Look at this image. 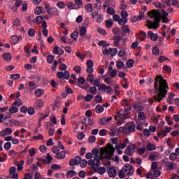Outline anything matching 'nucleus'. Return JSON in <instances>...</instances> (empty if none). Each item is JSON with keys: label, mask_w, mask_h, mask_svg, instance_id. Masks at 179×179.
<instances>
[{"label": "nucleus", "mask_w": 179, "mask_h": 179, "mask_svg": "<svg viewBox=\"0 0 179 179\" xmlns=\"http://www.w3.org/2000/svg\"><path fill=\"white\" fill-rule=\"evenodd\" d=\"M169 13L166 12V10H162L161 13H159L157 10H152L148 12V17L150 19H152V21L148 20L146 26L148 27L149 29H157L159 27V23L160 22V19L162 21V23H169L170 20H169Z\"/></svg>", "instance_id": "1"}, {"label": "nucleus", "mask_w": 179, "mask_h": 179, "mask_svg": "<svg viewBox=\"0 0 179 179\" xmlns=\"http://www.w3.org/2000/svg\"><path fill=\"white\" fill-rule=\"evenodd\" d=\"M154 87L155 89V93L156 94L155 96H154V100L160 103V101L166 97L168 93L169 84L167 83V80L160 75L157 76Z\"/></svg>", "instance_id": "2"}, {"label": "nucleus", "mask_w": 179, "mask_h": 179, "mask_svg": "<svg viewBox=\"0 0 179 179\" xmlns=\"http://www.w3.org/2000/svg\"><path fill=\"white\" fill-rule=\"evenodd\" d=\"M92 154L94 155V159H108L111 160L113 155H114V147L113 145H107L104 148L100 149V155H99V149L94 148L92 150Z\"/></svg>", "instance_id": "3"}, {"label": "nucleus", "mask_w": 179, "mask_h": 179, "mask_svg": "<svg viewBox=\"0 0 179 179\" xmlns=\"http://www.w3.org/2000/svg\"><path fill=\"white\" fill-rule=\"evenodd\" d=\"M135 131V123L131 122L127 123L124 127H121L117 129L118 134H124V135H129Z\"/></svg>", "instance_id": "4"}, {"label": "nucleus", "mask_w": 179, "mask_h": 179, "mask_svg": "<svg viewBox=\"0 0 179 179\" xmlns=\"http://www.w3.org/2000/svg\"><path fill=\"white\" fill-rule=\"evenodd\" d=\"M136 148V145H135V143H131L124 150L125 155H127V156H133L134 153H135Z\"/></svg>", "instance_id": "5"}, {"label": "nucleus", "mask_w": 179, "mask_h": 179, "mask_svg": "<svg viewBox=\"0 0 179 179\" xmlns=\"http://www.w3.org/2000/svg\"><path fill=\"white\" fill-rule=\"evenodd\" d=\"M100 159L101 158H94L88 161V165L91 166L92 169H97L100 167Z\"/></svg>", "instance_id": "6"}, {"label": "nucleus", "mask_w": 179, "mask_h": 179, "mask_svg": "<svg viewBox=\"0 0 179 179\" xmlns=\"http://www.w3.org/2000/svg\"><path fill=\"white\" fill-rule=\"evenodd\" d=\"M123 171H124V173L126 174L127 177H130L134 174V168L132 167V165L127 164L124 166H123Z\"/></svg>", "instance_id": "7"}, {"label": "nucleus", "mask_w": 179, "mask_h": 179, "mask_svg": "<svg viewBox=\"0 0 179 179\" xmlns=\"http://www.w3.org/2000/svg\"><path fill=\"white\" fill-rule=\"evenodd\" d=\"M98 90L103 92V93H107L108 94H110V93L113 92L111 87L107 86L106 84H101L98 87Z\"/></svg>", "instance_id": "8"}, {"label": "nucleus", "mask_w": 179, "mask_h": 179, "mask_svg": "<svg viewBox=\"0 0 179 179\" xmlns=\"http://www.w3.org/2000/svg\"><path fill=\"white\" fill-rule=\"evenodd\" d=\"M57 76L59 79H69L71 77V74L69 73V71H65L64 72L59 71L57 73Z\"/></svg>", "instance_id": "9"}, {"label": "nucleus", "mask_w": 179, "mask_h": 179, "mask_svg": "<svg viewBox=\"0 0 179 179\" xmlns=\"http://www.w3.org/2000/svg\"><path fill=\"white\" fill-rule=\"evenodd\" d=\"M108 176L110 178H115L117 177V170L114 167H108Z\"/></svg>", "instance_id": "10"}, {"label": "nucleus", "mask_w": 179, "mask_h": 179, "mask_svg": "<svg viewBox=\"0 0 179 179\" xmlns=\"http://www.w3.org/2000/svg\"><path fill=\"white\" fill-rule=\"evenodd\" d=\"M149 159L150 160H152V162H155L156 160H159V159H162V155L157 152H153L150 155Z\"/></svg>", "instance_id": "11"}, {"label": "nucleus", "mask_w": 179, "mask_h": 179, "mask_svg": "<svg viewBox=\"0 0 179 179\" xmlns=\"http://www.w3.org/2000/svg\"><path fill=\"white\" fill-rule=\"evenodd\" d=\"M162 175V172H160V171H157V170H151L149 173H148V176H147V178H150V177H160V176Z\"/></svg>", "instance_id": "12"}, {"label": "nucleus", "mask_w": 179, "mask_h": 179, "mask_svg": "<svg viewBox=\"0 0 179 179\" xmlns=\"http://www.w3.org/2000/svg\"><path fill=\"white\" fill-rule=\"evenodd\" d=\"M146 36H148V34L143 31H140L136 34V38H138L140 41H145L146 40Z\"/></svg>", "instance_id": "13"}, {"label": "nucleus", "mask_w": 179, "mask_h": 179, "mask_svg": "<svg viewBox=\"0 0 179 179\" xmlns=\"http://www.w3.org/2000/svg\"><path fill=\"white\" fill-rule=\"evenodd\" d=\"M148 38H150L152 41H157L159 38V35L157 34H154L153 31H149L147 34Z\"/></svg>", "instance_id": "14"}, {"label": "nucleus", "mask_w": 179, "mask_h": 179, "mask_svg": "<svg viewBox=\"0 0 179 179\" xmlns=\"http://www.w3.org/2000/svg\"><path fill=\"white\" fill-rule=\"evenodd\" d=\"M12 132H13L12 129L6 128L5 129L2 130L0 132V136H1V138H5V136H6V135H10L12 134Z\"/></svg>", "instance_id": "15"}, {"label": "nucleus", "mask_w": 179, "mask_h": 179, "mask_svg": "<svg viewBox=\"0 0 179 179\" xmlns=\"http://www.w3.org/2000/svg\"><path fill=\"white\" fill-rule=\"evenodd\" d=\"M23 37L22 36H17L16 35H13L11 36V43L15 45V44H17V43H19V41H20V40Z\"/></svg>", "instance_id": "16"}, {"label": "nucleus", "mask_w": 179, "mask_h": 179, "mask_svg": "<svg viewBox=\"0 0 179 179\" xmlns=\"http://www.w3.org/2000/svg\"><path fill=\"white\" fill-rule=\"evenodd\" d=\"M64 50L58 46L55 47L53 49V54L55 55H64Z\"/></svg>", "instance_id": "17"}, {"label": "nucleus", "mask_w": 179, "mask_h": 179, "mask_svg": "<svg viewBox=\"0 0 179 179\" xmlns=\"http://www.w3.org/2000/svg\"><path fill=\"white\" fill-rule=\"evenodd\" d=\"M42 33L45 37H47V36H48V29H47V22L45 21L42 22Z\"/></svg>", "instance_id": "18"}, {"label": "nucleus", "mask_w": 179, "mask_h": 179, "mask_svg": "<svg viewBox=\"0 0 179 179\" xmlns=\"http://www.w3.org/2000/svg\"><path fill=\"white\" fill-rule=\"evenodd\" d=\"M66 157V152L65 151H62L60 152H57L55 155L56 159H59V160H61L62 159H65Z\"/></svg>", "instance_id": "19"}, {"label": "nucleus", "mask_w": 179, "mask_h": 179, "mask_svg": "<svg viewBox=\"0 0 179 179\" xmlns=\"http://www.w3.org/2000/svg\"><path fill=\"white\" fill-rule=\"evenodd\" d=\"M120 41H118V40H115L114 41H113V45L115 46V47H117V48H120V50H126L127 49V47H125V46H124V45H121V44H120Z\"/></svg>", "instance_id": "20"}, {"label": "nucleus", "mask_w": 179, "mask_h": 179, "mask_svg": "<svg viewBox=\"0 0 179 179\" xmlns=\"http://www.w3.org/2000/svg\"><path fill=\"white\" fill-rule=\"evenodd\" d=\"M146 150L148 152H152V150H156V145L155 144H152L151 143H147Z\"/></svg>", "instance_id": "21"}, {"label": "nucleus", "mask_w": 179, "mask_h": 179, "mask_svg": "<svg viewBox=\"0 0 179 179\" xmlns=\"http://www.w3.org/2000/svg\"><path fill=\"white\" fill-rule=\"evenodd\" d=\"M13 26L15 27H20V26H22V21H20V19L15 18L13 22Z\"/></svg>", "instance_id": "22"}, {"label": "nucleus", "mask_w": 179, "mask_h": 179, "mask_svg": "<svg viewBox=\"0 0 179 179\" xmlns=\"http://www.w3.org/2000/svg\"><path fill=\"white\" fill-rule=\"evenodd\" d=\"M3 59H5V61L9 62L12 60V55L10 54V52H6L4 53L3 55Z\"/></svg>", "instance_id": "23"}, {"label": "nucleus", "mask_w": 179, "mask_h": 179, "mask_svg": "<svg viewBox=\"0 0 179 179\" xmlns=\"http://www.w3.org/2000/svg\"><path fill=\"white\" fill-rule=\"evenodd\" d=\"M104 111V108L101 105H97L95 107V113L97 114H101Z\"/></svg>", "instance_id": "24"}, {"label": "nucleus", "mask_w": 179, "mask_h": 179, "mask_svg": "<svg viewBox=\"0 0 179 179\" xmlns=\"http://www.w3.org/2000/svg\"><path fill=\"white\" fill-rule=\"evenodd\" d=\"M34 107L37 108H42L44 107V101L43 100H38L34 103Z\"/></svg>", "instance_id": "25"}, {"label": "nucleus", "mask_w": 179, "mask_h": 179, "mask_svg": "<svg viewBox=\"0 0 179 179\" xmlns=\"http://www.w3.org/2000/svg\"><path fill=\"white\" fill-rule=\"evenodd\" d=\"M85 9L87 13H90V12H93V4L88 3L85 6Z\"/></svg>", "instance_id": "26"}, {"label": "nucleus", "mask_w": 179, "mask_h": 179, "mask_svg": "<svg viewBox=\"0 0 179 179\" xmlns=\"http://www.w3.org/2000/svg\"><path fill=\"white\" fill-rule=\"evenodd\" d=\"M40 115L41 116L39 117L38 124H41V121H43V120H45V118H47L50 115V113L46 112L44 115L41 113H40Z\"/></svg>", "instance_id": "27"}, {"label": "nucleus", "mask_w": 179, "mask_h": 179, "mask_svg": "<svg viewBox=\"0 0 179 179\" xmlns=\"http://www.w3.org/2000/svg\"><path fill=\"white\" fill-rule=\"evenodd\" d=\"M175 167H176V164L173 162H168L166 164L167 170H169L170 171H171L172 170H174Z\"/></svg>", "instance_id": "28"}, {"label": "nucleus", "mask_w": 179, "mask_h": 179, "mask_svg": "<svg viewBox=\"0 0 179 179\" xmlns=\"http://www.w3.org/2000/svg\"><path fill=\"white\" fill-rule=\"evenodd\" d=\"M23 166H24V160H21L19 164H17V171H22V170H23Z\"/></svg>", "instance_id": "29"}, {"label": "nucleus", "mask_w": 179, "mask_h": 179, "mask_svg": "<svg viewBox=\"0 0 179 179\" xmlns=\"http://www.w3.org/2000/svg\"><path fill=\"white\" fill-rule=\"evenodd\" d=\"M126 65H127V68H132L134 66V65H135V61H134V59H129L127 62Z\"/></svg>", "instance_id": "30"}, {"label": "nucleus", "mask_w": 179, "mask_h": 179, "mask_svg": "<svg viewBox=\"0 0 179 179\" xmlns=\"http://www.w3.org/2000/svg\"><path fill=\"white\" fill-rule=\"evenodd\" d=\"M86 31H87L86 28L85 27H81L80 28V31H79L80 36L81 37H85V36H86Z\"/></svg>", "instance_id": "31"}, {"label": "nucleus", "mask_w": 179, "mask_h": 179, "mask_svg": "<svg viewBox=\"0 0 179 179\" xmlns=\"http://www.w3.org/2000/svg\"><path fill=\"white\" fill-rule=\"evenodd\" d=\"M110 48H108L107 46H104L102 48V52L103 54V55H109L110 54Z\"/></svg>", "instance_id": "32"}, {"label": "nucleus", "mask_w": 179, "mask_h": 179, "mask_svg": "<svg viewBox=\"0 0 179 179\" xmlns=\"http://www.w3.org/2000/svg\"><path fill=\"white\" fill-rule=\"evenodd\" d=\"M13 106H16L17 107H20L21 106H23V102L22 101V99H17L15 100V102H13Z\"/></svg>", "instance_id": "33"}, {"label": "nucleus", "mask_w": 179, "mask_h": 179, "mask_svg": "<svg viewBox=\"0 0 179 179\" xmlns=\"http://www.w3.org/2000/svg\"><path fill=\"white\" fill-rule=\"evenodd\" d=\"M91 83L94 86V87H98L100 86L101 84H100V80L99 78H95L93 80V82H91Z\"/></svg>", "instance_id": "34"}, {"label": "nucleus", "mask_w": 179, "mask_h": 179, "mask_svg": "<svg viewBox=\"0 0 179 179\" xmlns=\"http://www.w3.org/2000/svg\"><path fill=\"white\" fill-rule=\"evenodd\" d=\"M96 173L98 174H100V176H103V174H106V168L104 167H99L96 170Z\"/></svg>", "instance_id": "35"}, {"label": "nucleus", "mask_w": 179, "mask_h": 179, "mask_svg": "<svg viewBox=\"0 0 179 179\" xmlns=\"http://www.w3.org/2000/svg\"><path fill=\"white\" fill-rule=\"evenodd\" d=\"M126 23H128V18L122 17L119 19L118 24H120V26H124Z\"/></svg>", "instance_id": "36"}, {"label": "nucleus", "mask_w": 179, "mask_h": 179, "mask_svg": "<svg viewBox=\"0 0 179 179\" xmlns=\"http://www.w3.org/2000/svg\"><path fill=\"white\" fill-rule=\"evenodd\" d=\"M113 24H114L113 20L109 19L106 21V27H107V29L111 28Z\"/></svg>", "instance_id": "37"}, {"label": "nucleus", "mask_w": 179, "mask_h": 179, "mask_svg": "<svg viewBox=\"0 0 179 179\" xmlns=\"http://www.w3.org/2000/svg\"><path fill=\"white\" fill-rule=\"evenodd\" d=\"M35 15H41L43 13V8L41 6H37L34 10Z\"/></svg>", "instance_id": "38"}, {"label": "nucleus", "mask_w": 179, "mask_h": 179, "mask_svg": "<svg viewBox=\"0 0 179 179\" xmlns=\"http://www.w3.org/2000/svg\"><path fill=\"white\" fill-rule=\"evenodd\" d=\"M55 59V57L50 55L47 57V62L48 64H52L54 62V59Z\"/></svg>", "instance_id": "39"}, {"label": "nucleus", "mask_w": 179, "mask_h": 179, "mask_svg": "<svg viewBox=\"0 0 179 179\" xmlns=\"http://www.w3.org/2000/svg\"><path fill=\"white\" fill-rule=\"evenodd\" d=\"M35 94L36 97H41V96H43V94H44V91L43 90L37 89L35 91Z\"/></svg>", "instance_id": "40"}, {"label": "nucleus", "mask_w": 179, "mask_h": 179, "mask_svg": "<svg viewBox=\"0 0 179 179\" xmlns=\"http://www.w3.org/2000/svg\"><path fill=\"white\" fill-rule=\"evenodd\" d=\"M124 66H125V64H124L122 61L117 62L116 68H117V69H122Z\"/></svg>", "instance_id": "41"}, {"label": "nucleus", "mask_w": 179, "mask_h": 179, "mask_svg": "<svg viewBox=\"0 0 179 179\" xmlns=\"http://www.w3.org/2000/svg\"><path fill=\"white\" fill-rule=\"evenodd\" d=\"M94 80V75L93 73H89L87 77V81L90 82V83H92L93 80Z\"/></svg>", "instance_id": "42"}, {"label": "nucleus", "mask_w": 179, "mask_h": 179, "mask_svg": "<svg viewBox=\"0 0 179 179\" xmlns=\"http://www.w3.org/2000/svg\"><path fill=\"white\" fill-rule=\"evenodd\" d=\"M29 87L30 90H34L35 89H37V86L36 85V83L31 81L29 83Z\"/></svg>", "instance_id": "43"}, {"label": "nucleus", "mask_w": 179, "mask_h": 179, "mask_svg": "<svg viewBox=\"0 0 179 179\" xmlns=\"http://www.w3.org/2000/svg\"><path fill=\"white\" fill-rule=\"evenodd\" d=\"M19 111V108L15 106H12L11 108H9V113L10 114H16Z\"/></svg>", "instance_id": "44"}, {"label": "nucleus", "mask_w": 179, "mask_h": 179, "mask_svg": "<svg viewBox=\"0 0 179 179\" xmlns=\"http://www.w3.org/2000/svg\"><path fill=\"white\" fill-rule=\"evenodd\" d=\"M56 6H57L59 9H65V3L64 1H59L57 3Z\"/></svg>", "instance_id": "45"}, {"label": "nucleus", "mask_w": 179, "mask_h": 179, "mask_svg": "<svg viewBox=\"0 0 179 179\" xmlns=\"http://www.w3.org/2000/svg\"><path fill=\"white\" fill-rule=\"evenodd\" d=\"M112 57H115L117 54H118V49L117 48H111L110 53Z\"/></svg>", "instance_id": "46"}, {"label": "nucleus", "mask_w": 179, "mask_h": 179, "mask_svg": "<svg viewBox=\"0 0 179 179\" xmlns=\"http://www.w3.org/2000/svg\"><path fill=\"white\" fill-rule=\"evenodd\" d=\"M28 36H29V37H34V36H36V31L34 29L31 28L28 30Z\"/></svg>", "instance_id": "47"}, {"label": "nucleus", "mask_w": 179, "mask_h": 179, "mask_svg": "<svg viewBox=\"0 0 179 179\" xmlns=\"http://www.w3.org/2000/svg\"><path fill=\"white\" fill-rule=\"evenodd\" d=\"M138 120H141L142 121H145L146 120V116H145V113L143 112H140L138 114Z\"/></svg>", "instance_id": "48"}, {"label": "nucleus", "mask_w": 179, "mask_h": 179, "mask_svg": "<svg viewBox=\"0 0 179 179\" xmlns=\"http://www.w3.org/2000/svg\"><path fill=\"white\" fill-rule=\"evenodd\" d=\"M28 152H29V156H30L31 157H33V156H36V153H37V152H36V148H32L29 149V150H28Z\"/></svg>", "instance_id": "49"}, {"label": "nucleus", "mask_w": 179, "mask_h": 179, "mask_svg": "<svg viewBox=\"0 0 179 179\" xmlns=\"http://www.w3.org/2000/svg\"><path fill=\"white\" fill-rule=\"evenodd\" d=\"M71 37L75 40V41H76V40H78V37H79V33L78 31H73L71 34Z\"/></svg>", "instance_id": "50"}, {"label": "nucleus", "mask_w": 179, "mask_h": 179, "mask_svg": "<svg viewBox=\"0 0 179 179\" xmlns=\"http://www.w3.org/2000/svg\"><path fill=\"white\" fill-rule=\"evenodd\" d=\"M66 6L69 9L73 10V9H76V6L75 5V3H73V2H69L66 4Z\"/></svg>", "instance_id": "51"}, {"label": "nucleus", "mask_w": 179, "mask_h": 179, "mask_svg": "<svg viewBox=\"0 0 179 179\" xmlns=\"http://www.w3.org/2000/svg\"><path fill=\"white\" fill-rule=\"evenodd\" d=\"M177 156L178 155L176 152H172V153H171V155L169 156V159L172 162H174V161L177 160Z\"/></svg>", "instance_id": "52"}, {"label": "nucleus", "mask_w": 179, "mask_h": 179, "mask_svg": "<svg viewBox=\"0 0 179 179\" xmlns=\"http://www.w3.org/2000/svg\"><path fill=\"white\" fill-rule=\"evenodd\" d=\"M76 175V172H75V171H69L66 173V177L67 178H72V177Z\"/></svg>", "instance_id": "53"}, {"label": "nucleus", "mask_w": 179, "mask_h": 179, "mask_svg": "<svg viewBox=\"0 0 179 179\" xmlns=\"http://www.w3.org/2000/svg\"><path fill=\"white\" fill-rule=\"evenodd\" d=\"M94 97V96L92 94H87V96H85L84 97V99L85 100V101L89 102V101H92V100H93Z\"/></svg>", "instance_id": "54"}, {"label": "nucleus", "mask_w": 179, "mask_h": 179, "mask_svg": "<svg viewBox=\"0 0 179 179\" xmlns=\"http://www.w3.org/2000/svg\"><path fill=\"white\" fill-rule=\"evenodd\" d=\"M127 3H125V0H122L121 1V3H120V8L124 10V9H127Z\"/></svg>", "instance_id": "55"}, {"label": "nucleus", "mask_w": 179, "mask_h": 179, "mask_svg": "<svg viewBox=\"0 0 179 179\" xmlns=\"http://www.w3.org/2000/svg\"><path fill=\"white\" fill-rule=\"evenodd\" d=\"M118 176L121 179L125 178V177H127V175L125 174V171H124L123 169L119 172Z\"/></svg>", "instance_id": "56"}, {"label": "nucleus", "mask_w": 179, "mask_h": 179, "mask_svg": "<svg viewBox=\"0 0 179 179\" xmlns=\"http://www.w3.org/2000/svg\"><path fill=\"white\" fill-rule=\"evenodd\" d=\"M122 30L124 31V33H129V31H131V29H129V27L128 25H123L122 27Z\"/></svg>", "instance_id": "57"}, {"label": "nucleus", "mask_w": 179, "mask_h": 179, "mask_svg": "<svg viewBox=\"0 0 179 179\" xmlns=\"http://www.w3.org/2000/svg\"><path fill=\"white\" fill-rule=\"evenodd\" d=\"M80 164L83 169H85L87 166V161L85 159H81Z\"/></svg>", "instance_id": "58"}, {"label": "nucleus", "mask_w": 179, "mask_h": 179, "mask_svg": "<svg viewBox=\"0 0 179 179\" xmlns=\"http://www.w3.org/2000/svg\"><path fill=\"white\" fill-rule=\"evenodd\" d=\"M138 45H139V41L136 39V41L131 43V48H133V49L138 48Z\"/></svg>", "instance_id": "59"}, {"label": "nucleus", "mask_w": 179, "mask_h": 179, "mask_svg": "<svg viewBox=\"0 0 179 179\" xmlns=\"http://www.w3.org/2000/svg\"><path fill=\"white\" fill-rule=\"evenodd\" d=\"M107 13L109 15H115V9L113 8V7H109L107 9Z\"/></svg>", "instance_id": "60"}, {"label": "nucleus", "mask_w": 179, "mask_h": 179, "mask_svg": "<svg viewBox=\"0 0 179 179\" xmlns=\"http://www.w3.org/2000/svg\"><path fill=\"white\" fill-rule=\"evenodd\" d=\"M10 78L13 80H17V79H20V74H11Z\"/></svg>", "instance_id": "61"}, {"label": "nucleus", "mask_w": 179, "mask_h": 179, "mask_svg": "<svg viewBox=\"0 0 179 179\" xmlns=\"http://www.w3.org/2000/svg\"><path fill=\"white\" fill-rule=\"evenodd\" d=\"M152 54H154V55H159V54H160V50H159V48L155 46L152 48Z\"/></svg>", "instance_id": "62"}, {"label": "nucleus", "mask_w": 179, "mask_h": 179, "mask_svg": "<svg viewBox=\"0 0 179 179\" xmlns=\"http://www.w3.org/2000/svg\"><path fill=\"white\" fill-rule=\"evenodd\" d=\"M98 45L102 46V47H108V45H110L109 43H107V42H106L105 41H100L98 43Z\"/></svg>", "instance_id": "63"}, {"label": "nucleus", "mask_w": 179, "mask_h": 179, "mask_svg": "<svg viewBox=\"0 0 179 179\" xmlns=\"http://www.w3.org/2000/svg\"><path fill=\"white\" fill-rule=\"evenodd\" d=\"M89 92L92 94H96L97 93V88H96V87H90Z\"/></svg>", "instance_id": "64"}]
</instances>
